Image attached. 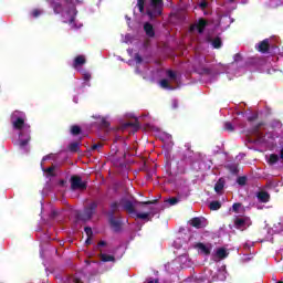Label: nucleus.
<instances>
[{
  "label": "nucleus",
  "instance_id": "3",
  "mask_svg": "<svg viewBox=\"0 0 283 283\" xmlns=\"http://www.w3.org/2000/svg\"><path fill=\"white\" fill-rule=\"evenodd\" d=\"M96 209H98V201H92L84 208V212L80 214L78 219L83 222H87L88 220H92L94 216L96 214Z\"/></svg>",
  "mask_w": 283,
  "mask_h": 283
},
{
  "label": "nucleus",
  "instance_id": "51",
  "mask_svg": "<svg viewBox=\"0 0 283 283\" xmlns=\"http://www.w3.org/2000/svg\"><path fill=\"white\" fill-rule=\"evenodd\" d=\"M85 244H87V245L92 244V237H87Z\"/></svg>",
  "mask_w": 283,
  "mask_h": 283
},
{
  "label": "nucleus",
  "instance_id": "41",
  "mask_svg": "<svg viewBox=\"0 0 283 283\" xmlns=\"http://www.w3.org/2000/svg\"><path fill=\"white\" fill-rule=\"evenodd\" d=\"M256 118H258V114L254 113V114H252L251 116L248 117V122L253 123V122H255Z\"/></svg>",
  "mask_w": 283,
  "mask_h": 283
},
{
  "label": "nucleus",
  "instance_id": "5",
  "mask_svg": "<svg viewBox=\"0 0 283 283\" xmlns=\"http://www.w3.org/2000/svg\"><path fill=\"white\" fill-rule=\"evenodd\" d=\"M32 134V129L29 126H24L22 130L19 133V145L20 147H27L28 143L32 140V137L30 136Z\"/></svg>",
  "mask_w": 283,
  "mask_h": 283
},
{
  "label": "nucleus",
  "instance_id": "31",
  "mask_svg": "<svg viewBox=\"0 0 283 283\" xmlns=\"http://www.w3.org/2000/svg\"><path fill=\"white\" fill-rule=\"evenodd\" d=\"M124 127H134V129H139L140 128V124L138 123V120H136L134 123L128 122V123L124 124Z\"/></svg>",
  "mask_w": 283,
  "mask_h": 283
},
{
  "label": "nucleus",
  "instance_id": "30",
  "mask_svg": "<svg viewBox=\"0 0 283 283\" xmlns=\"http://www.w3.org/2000/svg\"><path fill=\"white\" fill-rule=\"evenodd\" d=\"M43 14V10L41 9H33L31 12V17H33V19H39V17H41Z\"/></svg>",
  "mask_w": 283,
  "mask_h": 283
},
{
  "label": "nucleus",
  "instance_id": "9",
  "mask_svg": "<svg viewBox=\"0 0 283 283\" xmlns=\"http://www.w3.org/2000/svg\"><path fill=\"white\" fill-rule=\"evenodd\" d=\"M156 213H158V209H154V208H150V210L148 212H136L135 216L138 220H151L149 218V216H156Z\"/></svg>",
  "mask_w": 283,
  "mask_h": 283
},
{
  "label": "nucleus",
  "instance_id": "42",
  "mask_svg": "<svg viewBox=\"0 0 283 283\" xmlns=\"http://www.w3.org/2000/svg\"><path fill=\"white\" fill-rule=\"evenodd\" d=\"M54 166H51L49 168L45 169L46 174H49L50 176H54Z\"/></svg>",
  "mask_w": 283,
  "mask_h": 283
},
{
  "label": "nucleus",
  "instance_id": "40",
  "mask_svg": "<svg viewBox=\"0 0 283 283\" xmlns=\"http://www.w3.org/2000/svg\"><path fill=\"white\" fill-rule=\"evenodd\" d=\"M102 147H103V144H101V143L94 144L91 147V151H96V149H101Z\"/></svg>",
  "mask_w": 283,
  "mask_h": 283
},
{
  "label": "nucleus",
  "instance_id": "45",
  "mask_svg": "<svg viewBox=\"0 0 283 283\" xmlns=\"http://www.w3.org/2000/svg\"><path fill=\"white\" fill-rule=\"evenodd\" d=\"M102 126L109 127V122H107V119H105V117L102 118Z\"/></svg>",
  "mask_w": 283,
  "mask_h": 283
},
{
  "label": "nucleus",
  "instance_id": "56",
  "mask_svg": "<svg viewBox=\"0 0 283 283\" xmlns=\"http://www.w3.org/2000/svg\"><path fill=\"white\" fill-rule=\"evenodd\" d=\"M52 216H56V212H52Z\"/></svg>",
  "mask_w": 283,
  "mask_h": 283
},
{
  "label": "nucleus",
  "instance_id": "27",
  "mask_svg": "<svg viewBox=\"0 0 283 283\" xmlns=\"http://www.w3.org/2000/svg\"><path fill=\"white\" fill-rule=\"evenodd\" d=\"M81 132H82L81 126H78V125L71 126L72 136H78V134H81Z\"/></svg>",
  "mask_w": 283,
  "mask_h": 283
},
{
  "label": "nucleus",
  "instance_id": "48",
  "mask_svg": "<svg viewBox=\"0 0 283 283\" xmlns=\"http://www.w3.org/2000/svg\"><path fill=\"white\" fill-rule=\"evenodd\" d=\"M207 6H208L207 1H202V2L199 3V7H200L202 10H205V8H207Z\"/></svg>",
  "mask_w": 283,
  "mask_h": 283
},
{
  "label": "nucleus",
  "instance_id": "21",
  "mask_svg": "<svg viewBox=\"0 0 283 283\" xmlns=\"http://www.w3.org/2000/svg\"><path fill=\"white\" fill-rule=\"evenodd\" d=\"M190 224L195 228V229H202V219L195 217L190 220Z\"/></svg>",
  "mask_w": 283,
  "mask_h": 283
},
{
  "label": "nucleus",
  "instance_id": "50",
  "mask_svg": "<svg viewBox=\"0 0 283 283\" xmlns=\"http://www.w3.org/2000/svg\"><path fill=\"white\" fill-rule=\"evenodd\" d=\"M66 184H67V181H65V179L60 180V187H65Z\"/></svg>",
  "mask_w": 283,
  "mask_h": 283
},
{
  "label": "nucleus",
  "instance_id": "11",
  "mask_svg": "<svg viewBox=\"0 0 283 283\" xmlns=\"http://www.w3.org/2000/svg\"><path fill=\"white\" fill-rule=\"evenodd\" d=\"M256 50L259 52H261V54H266L269 52V50H271V44L269 43V39H265V40L261 41L258 44Z\"/></svg>",
  "mask_w": 283,
  "mask_h": 283
},
{
  "label": "nucleus",
  "instance_id": "46",
  "mask_svg": "<svg viewBox=\"0 0 283 283\" xmlns=\"http://www.w3.org/2000/svg\"><path fill=\"white\" fill-rule=\"evenodd\" d=\"M238 61H242V56L240 55V53H237L234 55V62L238 63Z\"/></svg>",
  "mask_w": 283,
  "mask_h": 283
},
{
  "label": "nucleus",
  "instance_id": "38",
  "mask_svg": "<svg viewBox=\"0 0 283 283\" xmlns=\"http://www.w3.org/2000/svg\"><path fill=\"white\" fill-rule=\"evenodd\" d=\"M240 207H242V203H240V202L233 203V205H232V211H233L234 213H239Z\"/></svg>",
  "mask_w": 283,
  "mask_h": 283
},
{
  "label": "nucleus",
  "instance_id": "54",
  "mask_svg": "<svg viewBox=\"0 0 283 283\" xmlns=\"http://www.w3.org/2000/svg\"><path fill=\"white\" fill-rule=\"evenodd\" d=\"M280 158L283 160V148L281 149Z\"/></svg>",
  "mask_w": 283,
  "mask_h": 283
},
{
  "label": "nucleus",
  "instance_id": "24",
  "mask_svg": "<svg viewBox=\"0 0 283 283\" xmlns=\"http://www.w3.org/2000/svg\"><path fill=\"white\" fill-rule=\"evenodd\" d=\"M221 208H222V203L220 201H212L209 205L210 211H218Z\"/></svg>",
  "mask_w": 283,
  "mask_h": 283
},
{
  "label": "nucleus",
  "instance_id": "16",
  "mask_svg": "<svg viewBox=\"0 0 283 283\" xmlns=\"http://www.w3.org/2000/svg\"><path fill=\"white\" fill-rule=\"evenodd\" d=\"M67 150H69L71 154H77V151H81V143H78V142H73V143L69 144Z\"/></svg>",
  "mask_w": 283,
  "mask_h": 283
},
{
  "label": "nucleus",
  "instance_id": "6",
  "mask_svg": "<svg viewBox=\"0 0 283 283\" xmlns=\"http://www.w3.org/2000/svg\"><path fill=\"white\" fill-rule=\"evenodd\" d=\"M71 189L76 191L80 189L81 191H85L87 189V182L83 181V178L78 175H73L71 177Z\"/></svg>",
  "mask_w": 283,
  "mask_h": 283
},
{
  "label": "nucleus",
  "instance_id": "53",
  "mask_svg": "<svg viewBox=\"0 0 283 283\" xmlns=\"http://www.w3.org/2000/svg\"><path fill=\"white\" fill-rule=\"evenodd\" d=\"M148 283H158V279L149 280Z\"/></svg>",
  "mask_w": 283,
  "mask_h": 283
},
{
  "label": "nucleus",
  "instance_id": "47",
  "mask_svg": "<svg viewBox=\"0 0 283 283\" xmlns=\"http://www.w3.org/2000/svg\"><path fill=\"white\" fill-rule=\"evenodd\" d=\"M83 78H84V81H90V78H92V74L84 73Z\"/></svg>",
  "mask_w": 283,
  "mask_h": 283
},
{
  "label": "nucleus",
  "instance_id": "13",
  "mask_svg": "<svg viewBox=\"0 0 283 283\" xmlns=\"http://www.w3.org/2000/svg\"><path fill=\"white\" fill-rule=\"evenodd\" d=\"M181 160L184 163H186V165H193V163H196V160L193 159V151L191 150H187Z\"/></svg>",
  "mask_w": 283,
  "mask_h": 283
},
{
  "label": "nucleus",
  "instance_id": "29",
  "mask_svg": "<svg viewBox=\"0 0 283 283\" xmlns=\"http://www.w3.org/2000/svg\"><path fill=\"white\" fill-rule=\"evenodd\" d=\"M160 86L164 90H174V87H171V85H169V80H167V78H164L160 81Z\"/></svg>",
  "mask_w": 283,
  "mask_h": 283
},
{
  "label": "nucleus",
  "instance_id": "2",
  "mask_svg": "<svg viewBox=\"0 0 283 283\" xmlns=\"http://www.w3.org/2000/svg\"><path fill=\"white\" fill-rule=\"evenodd\" d=\"M146 14L150 21L158 19L163 14V0H150V7L146 10Z\"/></svg>",
  "mask_w": 283,
  "mask_h": 283
},
{
  "label": "nucleus",
  "instance_id": "22",
  "mask_svg": "<svg viewBox=\"0 0 283 283\" xmlns=\"http://www.w3.org/2000/svg\"><path fill=\"white\" fill-rule=\"evenodd\" d=\"M245 226H247V219H244V218H237L234 220L235 229H244Z\"/></svg>",
  "mask_w": 283,
  "mask_h": 283
},
{
  "label": "nucleus",
  "instance_id": "55",
  "mask_svg": "<svg viewBox=\"0 0 283 283\" xmlns=\"http://www.w3.org/2000/svg\"><path fill=\"white\" fill-rule=\"evenodd\" d=\"M124 147H125V149H129V147H127V144H125V143H124Z\"/></svg>",
  "mask_w": 283,
  "mask_h": 283
},
{
  "label": "nucleus",
  "instance_id": "12",
  "mask_svg": "<svg viewBox=\"0 0 283 283\" xmlns=\"http://www.w3.org/2000/svg\"><path fill=\"white\" fill-rule=\"evenodd\" d=\"M85 63H87L85 55H77L73 61V67L74 70H78V67H83Z\"/></svg>",
  "mask_w": 283,
  "mask_h": 283
},
{
  "label": "nucleus",
  "instance_id": "19",
  "mask_svg": "<svg viewBox=\"0 0 283 283\" xmlns=\"http://www.w3.org/2000/svg\"><path fill=\"white\" fill-rule=\"evenodd\" d=\"M99 259L102 262H116V256L103 253V251L99 253Z\"/></svg>",
  "mask_w": 283,
  "mask_h": 283
},
{
  "label": "nucleus",
  "instance_id": "17",
  "mask_svg": "<svg viewBox=\"0 0 283 283\" xmlns=\"http://www.w3.org/2000/svg\"><path fill=\"white\" fill-rule=\"evenodd\" d=\"M224 167L228 171H230L232 176H238V174H240V168H238V164H228Z\"/></svg>",
  "mask_w": 283,
  "mask_h": 283
},
{
  "label": "nucleus",
  "instance_id": "14",
  "mask_svg": "<svg viewBox=\"0 0 283 283\" xmlns=\"http://www.w3.org/2000/svg\"><path fill=\"white\" fill-rule=\"evenodd\" d=\"M256 198L259 200V202H263L266 203L269 202V200H271V195H269V192L261 190L256 193Z\"/></svg>",
  "mask_w": 283,
  "mask_h": 283
},
{
  "label": "nucleus",
  "instance_id": "20",
  "mask_svg": "<svg viewBox=\"0 0 283 283\" xmlns=\"http://www.w3.org/2000/svg\"><path fill=\"white\" fill-rule=\"evenodd\" d=\"M207 25H209V22H207V20L205 19H199L198 23H197V30L199 32V34H202V32H205V28H207Z\"/></svg>",
  "mask_w": 283,
  "mask_h": 283
},
{
  "label": "nucleus",
  "instance_id": "43",
  "mask_svg": "<svg viewBox=\"0 0 283 283\" xmlns=\"http://www.w3.org/2000/svg\"><path fill=\"white\" fill-rule=\"evenodd\" d=\"M156 202H158L157 199H155L153 201H142V202H139V205H156Z\"/></svg>",
  "mask_w": 283,
  "mask_h": 283
},
{
  "label": "nucleus",
  "instance_id": "28",
  "mask_svg": "<svg viewBox=\"0 0 283 283\" xmlns=\"http://www.w3.org/2000/svg\"><path fill=\"white\" fill-rule=\"evenodd\" d=\"M212 46L216 49V50H220V48H222V40L220 38H216L213 41H212Z\"/></svg>",
  "mask_w": 283,
  "mask_h": 283
},
{
  "label": "nucleus",
  "instance_id": "18",
  "mask_svg": "<svg viewBox=\"0 0 283 283\" xmlns=\"http://www.w3.org/2000/svg\"><path fill=\"white\" fill-rule=\"evenodd\" d=\"M196 249H199V251H201L203 255H211V248L206 247L205 243H201V242L197 243Z\"/></svg>",
  "mask_w": 283,
  "mask_h": 283
},
{
  "label": "nucleus",
  "instance_id": "33",
  "mask_svg": "<svg viewBox=\"0 0 283 283\" xmlns=\"http://www.w3.org/2000/svg\"><path fill=\"white\" fill-rule=\"evenodd\" d=\"M237 182L240 187H244L247 185V176L238 177Z\"/></svg>",
  "mask_w": 283,
  "mask_h": 283
},
{
  "label": "nucleus",
  "instance_id": "57",
  "mask_svg": "<svg viewBox=\"0 0 283 283\" xmlns=\"http://www.w3.org/2000/svg\"><path fill=\"white\" fill-rule=\"evenodd\" d=\"M276 283H283V281H277Z\"/></svg>",
  "mask_w": 283,
  "mask_h": 283
},
{
  "label": "nucleus",
  "instance_id": "49",
  "mask_svg": "<svg viewBox=\"0 0 283 283\" xmlns=\"http://www.w3.org/2000/svg\"><path fill=\"white\" fill-rule=\"evenodd\" d=\"M97 247H107V242H105V241H99V242L97 243Z\"/></svg>",
  "mask_w": 283,
  "mask_h": 283
},
{
  "label": "nucleus",
  "instance_id": "39",
  "mask_svg": "<svg viewBox=\"0 0 283 283\" xmlns=\"http://www.w3.org/2000/svg\"><path fill=\"white\" fill-rule=\"evenodd\" d=\"M84 231H85L87 238H93L94 232L92 231V229L90 227H85Z\"/></svg>",
  "mask_w": 283,
  "mask_h": 283
},
{
  "label": "nucleus",
  "instance_id": "26",
  "mask_svg": "<svg viewBox=\"0 0 283 283\" xmlns=\"http://www.w3.org/2000/svg\"><path fill=\"white\" fill-rule=\"evenodd\" d=\"M53 10L55 14H61V12H63V4H61L60 2H54Z\"/></svg>",
  "mask_w": 283,
  "mask_h": 283
},
{
  "label": "nucleus",
  "instance_id": "7",
  "mask_svg": "<svg viewBox=\"0 0 283 283\" xmlns=\"http://www.w3.org/2000/svg\"><path fill=\"white\" fill-rule=\"evenodd\" d=\"M108 222H109L111 229H113L115 233L120 232V230L123 229V221H120L119 219H116V216L108 217Z\"/></svg>",
  "mask_w": 283,
  "mask_h": 283
},
{
  "label": "nucleus",
  "instance_id": "4",
  "mask_svg": "<svg viewBox=\"0 0 283 283\" xmlns=\"http://www.w3.org/2000/svg\"><path fill=\"white\" fill-rule=\"evenodd\" d=\"M136 205H138V201H132L127 198L120 199V207L123 211H126V213H128L129 216H135Z\"/></svg>",
  "mask_w": 283,
  "mask_h": 283
},
{
  "label": "nucleus",
  "instance_id": "44",
  "mask_svg": "<svg viewBox=\"0 0 283 283\" xmlns=\"http://www.w3.org/2000/svg\"><path fill=\"white\" fill-rule=\"evenodd\" d=\"M135 61L136 63H143V56H140V54H135Z\"/></svg>",
  "mask_w": 283,
  "mask_h": 283
},
{
  "label": "nucleus",
  "instance_id": "32",
  "mask_svg": "<svg viewBox=\"0 0 283 283\" xmlns=\"http://www.w3.org/2000/svg\"><path fill=\"white\" fill-rule=\"evenodd\" d=\"M279 160H280V156H277L276 154L270 155V159H269L270 165H275Z\"/></svg>",
  "mask_w": 283,
  "mask_h": 283
},
{
  "label": "nucleus",
  "instance_id": "23",
  "mask_svg": "<svg viewBox=\"0 0 283 283\" xmlns=\"http://www.w3.org/2000/svg\"><path fill=\"white\" fill-rule=\"evenodd\" d=\"M217 258H219V260H224L229 258V252H227V249L224 248H219L217 250Z\"/></svg>",
  "mask_w": 283,
  "mask_h": 283
},
{
  "label": "nucleus",
  "instance_id": "52",
  "mask_svg": "<svg viewBox=\"0 0 283 283\" xmlns=\"http://www.w3.org/2000/svg\"><path fill=\"white\" fill-rule=\"evenodd\" d=\"M75 20H76V18L74 15L71 17V19L69 20L70 25H72V23H74Z\"/></svg>",
  "mask_w": 283,
  "mask_h": 283
},
{
  "label": "nucleus",
  "instance_id": "37",
  "mask_svg": "<svg viewBox=\"0 0 283 283\" xmlns=\"http://www.w3.org/2000/svg\"><path fill=\"white\" fill-rule=\"evenodd\" d=\"M167 76H168V78H170L171 81H176V78H177L176 72H174V71H171V70H168V71H167Z\"/></svg>",
  "mask_w": 283,
  "mask_h": 283
},
{
  "label": "nucleus",
  "instance_id": "15",
  "mask_svg": "<svg viewBox=\"0 0 283 283\" xmlns=\"http://www.w3.org/2000/svg\"><path fill=\"white\" fill-rule=\"evenodd\" d=\"M144 32L150 38L154 39L156 36V31H154V25L149 22L144 24Z\"/></svg>",
  "mask_w": 283,
  "mask_h": 283
},
{
  "label": "nucleus",
  "instance_id": "35",
  "mask_svg": "<svg viewBox=\"0 0 283 283\" xmlns=\"http://www.w3.org/2000/svg\"><path fill=\"white\" fill-rule=\"evenodd\" d=\"M167 202H168L171 207H174V205H178V202H180V199H179V198H176V197H172V198H169V199L167 200Z\"/></svg>",
  "mask_w": 283,
  "mask_h": 283
},
{
  "label": "nucleus",
  "instance_id": "8",
  "mask_svg": "<svg viewBox=\"0 0 283 283\" xmlns=\"http://www.w3.org/2000/svg\"><path fill=\"white\" fill-rule=\"evenodd\" d=\"M264 125H265L264 122H259L256 125L252 126V128L250 129V133L256 138H259V140H262V138H264V134L260 133V129H262Z\"/></svg>",
  "mask_w": 283,
  "mask_h": 283
},
{
  "label": "nucleus",
  "instance_id": "25",
  "mask_svg": "<svg viewBox=\"0 0 283 283\" xmlns=\"http://www.w3.org/2000/svg\"><path fill=\"white\" fill-rule=\"evenodd\" d=\"M222 189H224V181L222 179H219L216 185H214V191L217 193H220V191H222Z\"/></svg>",
  "mask_w": 283,
  "mask_h": 283
},
{
  "label": "nucleus",
  "instance_id": "10",
  "mask_svg": "<svg viewBox=\"0 0 283 283\" xmlns=\"http://www.w3.org/2000/svg\"><path fill=\"white\" fill-rule=\"evenodd\" d=\"M120 199L119 201H113L111 205H109V210L107 212V216L108 217H115L116 213H118V211H120Z\"/></svg>",
  "mask_w": 283,
  "mask_h": 283
},
{
  "label": "nucleus",
  "instance_id": "36",
  "mask_svg": "<svg viewBox=\"0 0 283 283\" xmlns=\"http://www.w3.org/2000/svg\"><path fill=\"white\" fill-rule=\"evenodd\" d=\"M137 7L139 8V12H145V0H137Z\"/></svg>",
  "mask_w": 283,
  "mask_h": 283
},
{
  "label": "nucleus",
  "instance_id": "34",
  "mask_svg": "<svg viewBox=\"0 0 283 283\" xmlns=\"http://www.w3.org/2000/svg\"><path fill=\"white\" fill-rule=\"evenodd\" d=\"M224 129L226 132H235V128L233 127V124H231V122L224 123Z\"/></svg>",
  "mask_w": 283,
  "mask_h": 283
},
{
  "label": "nucleus",
  "instance_id": "1",
  "mask_svg": "<svg viewBox=\"0 0 283 283\" xmlns=\"http://www.w3.org/2000/svg\"><path fill=\"white\" fill-rule=\"evenodd\" d=\"M11 123L13 126V129H17L18 132H21L22 129H25V127H29V124H25V114L21 111H14L11 114Z\"/></svg>",
  "mask_w": 283,
  "mask_h": 283
}]
</instances>
